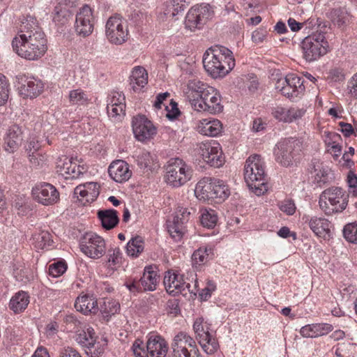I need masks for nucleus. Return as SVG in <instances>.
Masks as SVG:
<instances>
[{
	"instance_id": "54",
	"label": "nucleus",
	"mask_w": 357,
	"mask_h": 357,
	"mask_svg": "<svg viewBox=\"0 0 357 357\" xmlns=\"http://www.w3.org/2000/svg\"><path fill=\"white\" fill-rule=\"evenodd\" d=\"M126 104H119L112 106H107V114L109 117L115 120H119L125 115Z\"/></svg>"
},
{
	"instance_id": "24",
	"label": "nucleus",
	"mask_w": 357,
	"mask_h": 357,
	"mask_svg": "<svg viewBox=\"0 0 357 357\" xmlns=\"http://www.w3.org/2000/svg\"><path fill=\"white\" fill-rule=\"evenodd\" d=\"M22 130L18 125L11 126L8 131L4 139L5 149L13 153L20 146L22 142Z\"/></svg>"
},
{
	"instance_id": "57",
	"label": "nucleus",
	"mask_w": 357,
	"mask_h": 357,
	"mask_svg": "<svg viewBox=\"0 0 357 357\" xmlns=\"http://www.w3.org/2000/svg\"><path fill=\"white\" fill-rule=\"evenodd\" d=\"M271 114L273 116L280 121L287 122L288 109L281 106H276L271 108Z\"/></svg>"
},
{
	"instance_id": "7",
	"label": "nucleus",
	"mask_w": 357,
	"mask_h": 357,
	"mask_svg": "<svg viewBox=\"0 0 357 357\" xmlns=\"http://www.w3.org/2000/svg\"><path fill=\"white\" fill-rule=\"evenodd\" d=\"M192 169L185 161L178 158H171L166 167V182L174 188H178L190 181Z\"/></svg>"
},
{
	"instance_id": "14",
	"label": "nucleus",
	"mask_w": 357,
	"mask_h": 357,
	"mask_svg": "<svg viewBox=\"0 0 357 357\" xmlns=\"http://www.w3.org/2000/svg\"><path fill=\"white\" fill-rule=\"evenodd\" d=\"M31 195L35 202L45 206L56 204L60 199L56 187L49 183L36 185L31 190Z\"/></svg>"
},
{
	"instance_id": "40",
	"label": "nucleus",
	"mask_w": 357,
	"mask_h": 357,
	"mask_svg": "<svg viewBox=\"0 0 357 357\" xmlns=\"http://www.w3.org/2000/svg\"><path fill=\"white\" fill-rule=\"evenodd\" d=\"M213 199H218L220 201L225 200L230 195V190L225 182L222 180L213 178Z\"/></svg>"
},
{
	"instance_id": "28",
	"label": "nucleus",
	"mask_w": 357,
	"mask_h": 357,
	"mask_svg": "<svg viewBox=\"0 0 357 357\" xmlns=\"http://www.w3.org/2000/svg\"><path fill=\"white\" fill-rule=\"evenodd\" d=\"M209 86L199 80H191L188 82L184 93L186 99L190 102L192 107L194 102H197L199 99H201L204 92Z\"/></svg>"
},
{
	"instance_id": "37",
	"label": "nucleus",
	"mask_w": 357,
	"mask_h": 357,
	"mask_svg": "<svg viewBox=\"0 0 357 357\" xmlns=\"http://www.w3.org/2000/svg\"><path fill=\"white\" fill-rule=\"evenodd\" d=\"M97 339L94 329L92 327H88L86 329L81 330L75 336V340L81 347L85 349L90 345H93V343Z\"/></svg>"
},
{
	"instance_id": "62",
	"label": "nucleus",
	"mask_w": 357,
	"mask_h": 357,
	"mask_svg": "<svg viewBox=\"0 0 357 357\" xmlns=\"http://www.w3.org/2000/svg\"><path fill=\"white\" fill-rule=\"evenodd\" d=\"M305 111L303 109L291 107L288 109L287 121L288 123L301 119L305 114Z\"/></svg>"
},
{
	"instance_id": "55",
	"label": "nucleus",
	"mask_w": 357,
	"mask_h": 357,
	"mask_svg": "<svg viewBox=\"0 0 357 357\" xmlns=\"http://www.w3.org/2000/svg\"><path fill=\"white\" fill-rule=\"evenodd\" d=\"M64 321L66 324L67 329L70 332H75L77 334L81 331L82 323L73 315H67L65 317Z\"/></svg>"
},
{
	"instance_id": "52",
	"label": "nucleus",
	"mask_w": 357,
	"mask_h": 357,
	"mask_svg": "<svg viewBox=\"0 0 357 357\" xmlns=\"http://www.w3.org/2000/svg\"><path fill=\"white\" fill-rule=\"evenodd\" d=\"M67 269V264L65 261H60L49 266L50 275L57 278L63 275Z\"/></svg>"
},
{
	"instance_id": "12",
	"label": "nucleus",
	"mask_w": 357,
	"mask_h": 357,
	"mask_svg": "<svg viewBox=\"0 0 357 357\" xmlns=\"http://www.w3.org/2000/svg\"><path fill=\"white\" fill-rule=\"evenodd\" d=\"M208 329L207 324L204 323L202 317L196 319L193 324V330L196 334V338L207 354H213L218 349L219 344L217 340L209 333Z\"/></svg>"
},
{
	"instance_id": "42",
	"label": "nucleus",
	"mask_w": 357,
	"mask_h": 357,
	"mask_svg": "<svg viewBox=\"0 0 357 357\" xmlns=\"http://www.w3.org/2000/svg\"><path fill=\"white\" fill-rule=\"evenodd\" d=\"M167 226L168 232L172 238L176 241L181 239L185 231V224L173 218L172 221H167Z\"/></svg>"
},
{
	"instance_id": "19",
	"label": "nucleus",
	"mask_w": 357,
	"mask_h": 357,
	"mask_svg": "<svg viewBox=\"0 0 357 357\" xmlns=\"http://www.w3.org/2000/svg\"><path fill=\"white\" fill-rule=\"evenodd\" d=\"M132 126L135 137L139 142L149 140L157 133L156 128L153 123L143 115L134 117Z\"/></svg>"
},
{
	"instance_id": "5",
	"label": "nucleus",
	"mask_w": 357,
	"mask_h": 357,
	"mask_svg": "<svg viewBox=\"0 0 357 357\" xmlns=\"http://www.w3.org/2000/svg\"><path fill=\"white\" fill-rule=\"evenodd\" d=\"M303 149V142L296 138L284 139L275 145L274 155L277 162L283 167H289L296 162Z\"/></svg>"
},
{
	"instance_id": "9",
	"label": "nucleus",
	"mask_w": 357,
	"mask_h": 357,
	"mask_svg": "<svg viewBox=\"0 0 357 357\" xmlns=\"http://www.w3.org/2000/svg\"><path fill=\"white\" fill-rule=\"evenodd\" d=\"M81 251L91 259H99L106 252V243L103 238L93 232L85 233L79 241Z\"/></svg>"
},
{
	"instance_id": "17",
	"label": "nucleus",
	"mask_w": 357,
	"mask_h": 357,
	"mask_svg": "<svg viewBox=\"0 0 357 357\" xmlns=\"http://www.w3.org/2000/svg\"><path fill=\"white\" fill-rule=\"evenodd\" d=\"M94 16L91 8L84 5L76 15L75 29L77 34L85 38L91 35L93 31Z\"/></svg>"
},
{
	"instance_id": "21",
	"label": "nucleus",
	"mask_w": 357,
	"mask_h": 357,
	"mask_svg": "<svg viewBox=\"0 0 357 357\" xmlns=\"http://www.w3.org/2000/svg\"><path fill=\"white\" fill-rule=\"evenodd\" d=\"M73 158L62 156L56 162L57 172L65 178H77L84 171V168L77 164Z\"/></svg>"
},
{
	"instance_id": "59",
	"label": "nucleus",
	"mask_w": 357,
	"mask_h": 357,
	"mask_svg": "<svg viewBox=\"0 0 357 357\" xmlns=\"http://www.w3.org/2000/svg\"><path fill=\"white\" fill-rule=\"evenodd\" d=\"M51 234L47 231H42L36 236V239L40 248H44L47 245L52 244Z\"/></svg>"
},
{
	"instance_id": "41",
	"label": "nucleus",
	"mask_w": 357,
	"mask_h": 357,
	"mask_svg": "<svg viewBox=\"0 0 357 357\" xmlns=\"http://www.w3.org/2000/svg\"><path fill=\"white\" fill-rule=\"evenodd\" d=\"M329 17L335 25L340 27L347 22L349 13L346 8H333L329 13Z\"/></svg>"
},
{
	"instance_id": "11",
	"label": "nucleus",
	"mask_w": 357,
	"mask_h": 357,
	"mask_svg": "<svg viewBox=\"0 0 357 357\" xmlns=\"http://www.w3.org/2000/svg\"><path fill=\"white\" fill-rule=\"evenodd\" d=\"M275 89L289 99L298 98L305 91L302 78L295 74H289L285 77L278 79Z\"/></svg>"
},
{
	"instance_id": "34",
	"label": "nucleus",
	"mask_w": 357,
	"mask_h": 357,
	"mask_svg": "<svg viewBox=\"0 0 357 357\" xmlns=\"http://www.w3.org/2000/svg\"><path fill=\"white\" fill-rule=\"evenodd\" d=\"M29 295L24 291H19L11 298L9 307L15 313L23 312L29 303Z\"/></svg>"
},
{
	"instance_id": "4",
	"label": "nucleus",
	"mask_w": 357,
	"mask_h": 357,
	"mask_svg": "<svg viewBox=\"0 0 357 357\" xmlns=\"http://www.w3.org/2000/svg\"><path fill=\"white\" fill-rule=\"evenodd\" d=\"M349 194L339 187L324 190L319 196V205L326 215L342 212L347 206Z\"/></svg>"
},
{
	"instance_id": "36",
	"label": "nucleus",
	"mask_w": 357,
	"mask_h": 357,
	"mask_svg": "<svg viewBox=\"0 0 357 357\" xmlns=\"http://www.w3.org/2000/svg\"><path fill=\"white\" fill-rule=\"evenodd\" d=\"M185 5L181 0H170L165 5L164 10L160 13V17L162 20L174 18L176 15L184 10Z\"/></svg>"
},
{
	"instance_id": "20",
	"label": "nucleus",
	"mask_w": 357,
	"mask_h": 357,
	"mask_svg": "<svg viewBox=\"0 0 357 357\" xmlns=\"http://www.w3.org/2000/svg\"><path fill=\"white\" fill-rule=\"evenodd\" d=\"M303 219L317 236L324 239H328L331 236L332 224L326 218L314 215L305 216Z\"/></svg>"
},
{
	"instance_id": "38",
	"label": "nucleus",
	"mask_w": 357,
	"mask_h": 357,
	"mask_svg": "<svg viewBox=\"0 0 357 357\" xmlns=\"http://www.w3.org/2000/svg\"><path fill=\"white\" fill-rule=\"evenodd\" d=\"M144 241L142 236H136L128 242L126 245V253L133 258L138 257L144 250Z\"/></svg>"
},
{
	"instance_id": "35",
	"label": "nucleus",
	"mask_w": 357,
	"mask_h": 357,
	"mask_svg": "<svg viewBox=\"0 0 357 357\" xmlns=\"http://www.w3.org/2000/svg\"><path fill=\"white\" fill-rule=\"evenodd\" d=\"M98 217L102 227L107 230L115 227L119 221L117 211L114 209L100 210L98 212Z\"/></svg>"
},
{
	"instance_id": "25",
	"label": "nucleus",
	"mask_w": 357,
	"mask_h": 357,
	"mask_svg": "<svg viewBox=\"0 0 357 357\" xmlns=\"http://www.w3.org/2000/svg\"><path fill=\"white\" fill-rule=\"evenodd\" d=\"M197 130L203 135L216 137L222 130V124L216 119H204L199 121Z\"/></svg>"
},
{
	"instance_id": "16",
	"label": "nucleus",
	"mask_w": 357,
	"mask_h": 357,
	"mask_svg": "<svg viewBox=\"0 0 357 357\" xmlns=\"http://www.w3.org/2000/svg\"><path fill=\"white\" fill-rule=\"evenodd\" d=\"M199 154L204 162L215 167L222 166L225 161L220 144L214 140L202 143Z\"/></svg>"
},
{
	"instance_id": "29",
	"label": "nucleus",
	"mask_w": 357,
	"mask_h": 357,
	"mask_svg": "<svg viewBox=\"0 0 357 357\" xmlns=\"http://www.w3.org/2000/svg\"><path fill=\"white\" fill-rule=\"evenodd\" d=\"M333 328V326L327 323L308 324L301 328L300 333L304 337H317L328 334Z\"/></svg>"
},
{
	"instance_id": "43",
	"label": "nucleus",
	"mask_w": 357,
	"mask_h": 357,
	"mask_svg": "<svg viewBox=\"0 0 357 357\" xmlns=\"http://www.w3.org/2000/svg\"><path fill=\"white\" fill-rule=\"evenodd\" d=\"M119 310L120 305L119 302L112 299L105 300L100 308V312L103 317L107 319L116 314Z\"/></svg>"
},
{
	"instance_id": "2",
	"label": "nucleus",
	"mask_w": 357,
	"mask_h": 357,
	"mask_svg": "<svg viewBox=\"0 0 357 357\" xmlns=\"http://www.w3.org/2000/svg\"><path fill=\"white\" fill-rule=\"evenodd\" d=\"M202 62L208 75L215 79L224 77L235 66L232 52L222 45L208 48L204 54Z\"/></svg>"
},
{
	"instance_id": "45",
	"label": "nucleus",
	"mask_w": 357,
	"mask_h": 357,
	"mask_svg": "<svg viewBox=\"0 0 357 357\" xmlns=\"http://www.w3.org/2000/svg\"><path fill=\"white\" fill-rule=\"evenodd\" d=\"M196 213V209L192 207L178 206L174 217L176 221L186 224Z\"/></svg>"
},
{
	"instance_id": "64",
	"label": "nucleus",
	"mask_w": 357,
	"mask_h": 357,
	"mask_svg": "<svg viewBox=\"0 0 357 357\" xmlns=\"http://www.w3.org/2000/svg\"><path fill=\"white\" fill-rule=\"evenodd\" d=\"M347 88L349 94L354 98H357V73H355L351 79L348 82Z\"/></svg>"
},
{
	"instance_id": "26",
	"label": "nucleus",
	"mask_w": 357,
	"mask_h": 357,
	"mask_svg": "<svg viewBox=\"0 0 357 357\" xmlns=\"http://www.w3.org/2000/svg\"><path fill=\"white\" fill-rule=\"evenodd\" d=\"M75 307L84 314H96L99 310L97 299L93 295L89 294L78 296Z\"/></svg>"
},
{
	"instance_id": "44",
	"label": "nucleus",
	"mask_w": 357,
	"mask_h": 357,
	"mask_svg": "<svg viewBox=\"0 0 357 357\" xmlns=\"http://www.w3.org/2000/svg\"><path fill=\"white\" fill-rule=\"evenodd\" d=\"M71 105H84L87 104L89 99L87 93L81 89L71 90L68 95Z\"/></svg>"
},
{
	"instance_id": "50",
	"label": "nucleus",
	"mask_w": 357,
	"mask_h": 357,
	"mask_svg": "<svg viewBox=\"0 0 357 357\" xmlns=\"http://www.w3.org/2000/svg\"><path fill=\"white\" fill-rule=\"evenodd\" d=\"M345 239L352 243H357V222L346 225L343 229Z\"/></svg>"
},
{
	"instance_id": "33",
	"label": "nucleus",
	"mask_w": 357,
	"mask_h": 357,
	"mask_svg": "<svg viewBox=\"0 0 357 357\" xmlns=\"http://www.w3.org/2000/svg\"><path fill=\"white\" fill-rule=\"evenodd\" d=\"M139 282L143 287L144 291H154L156 289L158 283V275L156 271L151 266H147L144 268L143 275L139 280Z\"/></svg>"
},
{
	"instance_id": "18",
	"label": "nucleus",
	"mask_w": 357,
	"mask_h": 357,
	"mask_svg": "<svg viewBox=\"0 0 357 357\" xmlns=\"http://www.w3.org/2000/svg\"><path fill=\"white\" fill-rule=\"evenodd\" d=\"M163 283L167 292L171 295L186 294V289L188 292L196 294V291L190 289V284L184 282L182 275L172 271L165 273Z\"/></svg>"
},
{
	"instance_id": "27",
	"label": "nucleus",
	"mask_w": 357,
	"mask_h": 357,
	"mask_svg": "<svg viewBox=\"0 0 357 357\" xmlns=\"http://www.w3.org/2000/svg\"><path fill=\"white\" fill-rule=\"evenodd\" d=\"M100 186L97 183L88 182L77 185L74 190V195L77 197L80 196L82 199H85L86 202H93L99 195Z\"/></svg>"
},
{
	"instance_id": "56",
	"label": "nucleus",
	"mask_w": 357,
	"mask_h": 357,
	"mask_svg": "<svg viewBox=\"0 0 357 357\" xmlns=\"http://www.w3.org/2000/svg\"><path fill=\"white\" fill-rule=\"evenodd\" d=\"M133 353L135 357H149L150 354L148 351L147 347L144 345V343L140 340H136L132 347Z\"/></svg>"
},
{
	"instance_id": "15",
	"label": "nucleus",
	"mask_w": 357,
	"mask_h": 357,
	"mask_svg": "<svg viewBox=\"0 0 357 357\" xmlns=\"http://www.w3.org/2000/svg\"><path fill=\"white\" fill-rule=\"evenodd\" d=\"M213 15V11L208 4H202L192 8L186 15L185 27L190 31L200 29Z\"/></svg>"
},
{
	"instance_id": "13",
	"label": "nucleus",
	"mask_w": 357,
	"mask_h": 357,
	"mask_svg": "<svg viewBox=\"0 0 357 357\" xmlns=\"http://www.w3.org/2000/svg\"><path fill=\"white\" fill-rule=\"evenodd\" d=\"M106 36L110 43L121 45L128 38L126 22L119 15L110 17L106 23Z\"/></svg>"
},
{
	"instance_id": "31",
	"label": "nucleus",
	"mask_w": 357,
	"mask_h": 357,
	"mask_svg": "<svg viewBox=\"0 0 357 357\" xmlns=\"http://www.w3.org/2000/svg\"><path fill=\"white\" fill-rule=\"evenodd\" d=\"M195 194L199 200L213 199V178L206 177L201 179L196 185Z\"/></svg>"
},
{
	"instance_id": "58",
	"label": "nucleus",
	"mask_w": 357,
	"mask_h": 357,
	"mask_svg": "<svg viewBox=\"0 0 357 357\" xmlns=\"http://www.w3.org/2000/svg\"><path fill=\"white\" fill-rule=\"evenodd\" d=\"M153 158L148 151H142L137 157V164L141 168H146L151 165Z\"/></svg>"
},
{
	"instance_id": "8",
	"label": "nucleus",
	"mask_w": 357,
	"mask_h": 357,
	"mask_svg": "<svg viewBox=\"0 0 357 357\" xmlns=\"http://www.w3.org/2000/svg\"><path fill=\"white\" fill-rule=\"evenodd\" d=\"M171 349L172 357H202L195 340L183 331L173 337Z\"/></svg>"
},
{
	"instance_id": "3",
	"label": "nucleus",
	"mask_w": 357,
	"mask_h": 357,
	"mask_svg": "<svg viewBox=\"0 0 357 357\" xmlns=\"http://www.w3.org/2000/svg\"><path fill=\"white\" fill-rule=\"evenodd\" d=\"M264 162L261 155L254 154L248 157L244 167V178L248 186L257 195L267 191Z\"/></svg>"
},
{
	"instance_id": "32",
	"label": "nucleus",
	"mask_w": 357,
	"mask_h": 357,
	"mask_svg": "<svg viewBox=\"0 0 357 357\" xmlns=\"http://www.w3.org/2000/svg\"><path fill=\"white\" fill-rule=\"evenodd\" d=\"M148 82V73L142 66H136L132 70L130 82L135 91L140 90Z\"/></svg>"
},
{
	"instance_id": "51",
	"label": "nucleus",
	"mask_w": 357,
	"mask_h": 357,
	"mask_svg": "<svg viewBox=\"0 0 357 357\" xmlns=\"http://www.w3.org/2000/svg\"><path fill=\"white\" fill-rule=\"evenodd\" d=\"M107 343H101L97 341V339L93 343V345H90L85 349L86 354L90 357H100L105 351V346Z\"/></svg>"
},
{
	"instance_id": "48",
	"label": "nucleus",
	"mask_w": 357,
	"mask_h": 357,
	"mask_svg": "<svg viewBox=\"0 0 357 357\" xmlns=\"http://www.w3.org/2000/svg\"><path fill=\"white\" fill-rule=\"evenodd\" d=\"M10 84L5 75L0 73V107L4 105L9 98Z\"/></svg>"
},
{
	"instance_id": "23",
	"label": "nucleus",
	"mask_w": 357,
	"mask_h": 357,
	"mask_svg": "<svg viewBox=\"0 0 357 357\" xmlns=\"http://www.w3.org/2000/svg\"><path fill=\"white\" fill-rule=\"evenodd\" d=\"M110 177L118 183L127 181L132 176L129 165L124 160H117L112 162L108 168Z\"/></svg>"
},
{
	"instance_id": "61",
	"label": "nucleus",
	"mask_w": 357,
	"mask_h": 357,
	"mask_svg": "<svg viewBox=\"0 0 357 357\" xmlns=\"http://www.w3.org/2000/svg\"><path fill=\"white\" fill-rule=\"evenodd\" d=\"M107 106H112L119 104H126L125 96L122 93L113 91L107 100Z\"/></svg>"
},
{
	"instance_id": "46",
	"label": "nucleus",
	"mask_w": 357,
	"mask_h": 357,
	"mask_svg": "<svg viewBox=\"0 0 357 357\" xmlns=\"http://www.w3.org/2000/svg\"><path fill=\"white\" fill-rule=\"evenodd\" d=\"M32 123L31 126L33 127V130L37 133L48 131L50 128V123L48 121V114L35 116L32 121Z\"/></svg>"
},
{
	"instance_id": "60",
	"label": "nucleus",
	"mask_w": 357,
	"mask_h": 357,
	"mask_svg": "<svg viewBox=\"0 0 357 357\" xmlns=\"http://www.w3.org/2000/svg\"><path fill=\"white\" fill-rule=\"evenodd\" d=\"M13 275L17 281L26 283L29 280L28 269L22 266L13 269Z\"/></svg>"
},
{
	"instance_id": "63",
	"label": "nucleus",
	"mask_w": 357,
	"mask_h": 357,
	"mask_svg": "<svg viewBox=\"0 0 357 357\" xmlns=\"http://www.w3.org/2000/svg\"><path fill=\"white\" fill-rule=\"evenodd\" d=\"M280 208L287 215H293L296 211V206L292 200L287 199L280 204Z\"/></svg>"
},
{
	"instance_id": "1",
	"label": "nucleus",
	"mask_w": 357,
	"mask_h": 357,
	"mask_svg": "<svg viewBox=\"0 0 357 357\" xmlns=\"http://www.w3.org/2000/svg\"><path fill=\"white\" fill-rule=\"evenodd\" d=\"M18 36L13 38V50L21 57L27 60H37L45 54L47 50V40L37 20L32 16L21 19Z\"/></svg>"
},
{
	"instance_id": "10",
	"label": "nucleus",
	"mask_w": 357,
	"mask_h": 357,
	"mask_svg": "<svg viewBox=\"0 0 357 357\" xmlns=\"http://www.w3.org/2000/svg\"><path fill=\"white\" fill-rule=\"evenodd\" d=\"M201 99L192 103V108L198 112L204 111L211 114L220 113L223 109L220 92L213 86L207 87Z\"/></svg>"
},
{
	"instance_id": "39",
	"label": "nucleus",
	"mask_w": 357,
	"mask_h": 357,
	"mask_svg": "<svg viewBox=\"0 0 357 357\" xmlns=\"http://www.w3.org/2000/svg\"><path fill=\"white\" fill-rule=\"evenodd\" d=\"M213 255V249L211 248H200L192 254V264L195 266H200L206 263Z\"/></svg>"
},
{
	"instance_id": "6",
	"label": "nucleus",
	"mask_w": 357,
	"mask_h": 357,
	"mask_svg": "<svg viewBox=\"0 0 357 357\" xmlns=\"http://www.w3.org/2000/svg\"><path fill=\"white\" fill-rule=\"evenodd\" d=\"M301 49L303 58L312 62L326 54L329 51V45L324 33L317 31L303 38Z\"/></svg>"
},
{
	"instance_id": "47",
	"label": "nucleus",
	"mask_w": 357,
	"mask_h": 357,
	"mask_svg": "<svg viewBox=\"0 0 357 357\" xmlns=\"http://www.w3.org/2000/svg\"><path fill=\"white\" fill-rule=\"evenodd\" d=\"M200 221L204 227L213 228L218 221L217 214L213 210L204 209L202 212Z\"/></svg>"
},
{
	"instance_id": "30",
	"label": "nucleus",
	"mask_w": 357,
	"mask_h": 357,
	"mask_svg": "<svg viewBox=\"0 0 357 357\" xmlns=\"http://www.w3.org/2000/svg\"><path fill=\"white\" fill-rule=\"evenodd\" d=\"M151 357H165L167 347L165 339L158 335H151L146 344Z\"/></svg>"
},
{
	"instance_id": "53",
	"label": "nucleus",
	"mask_w": 357,
	"mask_h": 357,
	"mask_svg": "<svg viewBox=\"0 0 357 357\" xmlns=\"http://www.w3.org/2000/svg\"><path fill=\"white\" fill-rule=\"evenodd\" d=\"M107 261L112 265L121 263L122 252L119 247L110 248L107 255Z\"/></svg>"
},
{
	"instance_id": "22",
	"label": "nucleus",
	"mask_w": 357,
	"mask_h": 357,
	"mask_svg": "<svg viewBox=\"0 0 357 357\" xmlns=\"http://www.w3.org/2000/svg\"><path fill=\"white\" fill-rule=\"evenodd\" d=\"M20 84V93L24 98H33L39 96L43 91V82L34 77H22Z\"/></svg>"
},
{
	"instance_id": "49",
	"label": "nucleus",
	"mask_w": 357,
	"mask_h": 357,
	"mask_svg": "<svg viewBox=\"0 0 357 357\" xmlns=\"http://www.w3.org/2000/svg\"><path fill=\"white\" fill-rule=\"evenodd\" d=\"M71 17L70 10L67 8L56 7L53 13V21L57 24H65Z\"/></svg>"
}]
</instances>
